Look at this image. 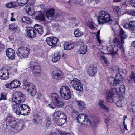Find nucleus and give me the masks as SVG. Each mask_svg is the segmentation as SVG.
<instances>
[{"label":"nucleus","instance_id":"obj_50","mask_svg":"<svg viewBox=\"0 0 135 135\" xmlns=\"http://www.w3.org/2000/svg\"><path fill=\"white\" fill-rule=\"evenodd\" d=\"M117 27H118V25L117 24H114L111 26L112 29L113 31H115Z\"/></svg>","mask_w":135,"mask_h":135},{"label":"nucleus","instance_id":"obj_60","mask_svg":"<svg viewBox=\"0 0 135 135\" xmlns=\"http://www.w3.org/2000/svg\"><path fill=\"white\" fill-rule=\"evenodd\" d=\"M133 78L131 77V75L130 76V78L128 80V82L129 83H131L133 81Z\"/></svg>","mask_w":135,"mask_h":135},{"label":"nucleus","instance_id":"obj_24","mask_svg":"<svg viewBox=\"0 0 135 135\" xmlns=\"http://www.w3.org/2000/svg\"><path fill=\"white\" fill-rule=\"evenodd\" d=\"M75 46V44L74 43L71 42H66L64 45V47L65 50H70L74 48Z\"/></svg>","mask_w":135,"mask_h":135},{"label":"nucleus","instance_id":"obj_47","mask_svg":"<svg viewBox=\"0 0 135 135\" xmlns=\"http://www.w3.org/2000/svg\"><path fill=\"white\" fill-rule=\"evenodd\" d=\"M6 99V96L5 94L3 93H2L1 95L0 100H5Z\"/></svg>","mask_w":135,"mask_h":135},{"label":"nucleus","instance_id":"obj_3","mask_svg":"<svg viewBox=\"0 0 135 135\" xmlns=\"http://www.w3.org/2000/svg\"><path fill=\"white\" fill-rule=\"evenodd\" d=\"M106 50L108 53L107 54H117V52L120 50L122 52H124L123 47L120 43L119 39L117 38H114L113 40L112 43L109 47L107 46Z\"/></svg>","mask_w":135,"mask_h":135},{"label":"nucleus","instance_id":"obj_36","mask_svg":"<svg viewBox=\"0 0 135 135\" xmlns=\"http://www.w3.org/2000/svg\"><path fill=\"white\" fill-rule=\"evenodd\" d=\"M28 1V0H17L18 5L20 6H22L26 4Z\"/></svg>","mask_w":135,"mask_h":135},{"label":"nucleus","instance_id":"obj_52","mask_svg":"<svg viewBox=\"0 0 135 135\" xmlns=\"http://www.w3.org/2000/svg\"><path fill=\"white\" fill-rule=\"evenodd\" d=\"M123 73L124 74H126L127 73V71L126 70L124 69H120L119 72L120 74V73Z\"/></svg>","mask_w":135,"mask_h":135},{"label":"nucleus","instance_id":"obj_28","mask_svg":"<svg viewBox=\"0 0 135 135\" xmlns=\"http://www.w3.org/2000/svg\"><path fill=\"white\" fill-rule=\"evenodd\" d=\"M37 16H36V18L41 21H43L45 19L44 15L41 12H37Z\"/></svg>","mask_w":135,"mask_h":135},{"label":"nucleus","instance_id":"obj_23","mask_svg":"<svg viewBox=\"0 0 135 135\" xmlns=\"http://www.w3.org/2000/svg\"><path fill=\"white\" fill-rule=\"evenodd\" d=\"M87 46L84 44L81 45L79 50L78 52L80 54H84L87 51Z\"/></svg>","mask_w":135,"mask_h":135},{"label":"nucleus","instance_id":"obj_35","mask_svg":"<svg viewBox=\"0 0 135 135\" xmlns=\"http://www.w3.org/2000/svg\"><path fill=\"white\" fill-rule=\"evenodd\" d=\"M17 24L16 23H14L9 25V28L12 30H15L17 29Z\"/></svg>","mask_w":135,"mask_h":135},{"label":"nucleus","instance_id":"obj_15","mask_svg":"<svg viewBox=\"0 0 135 135\" xmlns=\"http://www.w3.org/2000/svg\"><path fill=\"white\" fill-rule=\"evenodd\" d=\"M127 37V35L126 34L125 32L122 29H121L119 32V36H115L114 38H117L119 39L120 41V43L122 45L124 42V40Z\"/></svg>","mask_w":135,"mask_h":135},{"label":"nucleus","instance_id":"obj_63","mask_svg":"<svg viewBox=\"0 0 135 135\" xmlns=\"http://www.w3.org/2000/svg\"><path fill=\"white\" fill-rule=\"evenodd\" d=\"M100 58L102 60H104L106 59L105 56H104L103 55L101 56L100 57Z\"/></svg>","mask_w":135,"mask_h":135},{"label":"nucleus","instance_id":"obj_44","mask_svg":"<svg viewBox=\"0 0 135 135\" xmlns=\"http://www.w3.org/2000/svg\"><path fill=\"white\" fill-rule=\"evenodd\" d=\"M26 12L30 16L33 15L34 13V12L31 9V8L30 7H29L28 8V11H26Z\"/></svg>","mask_w":135,"mask_h":135},{"label":"nucleus","instance_id":"obj_51","mask_svg":"<svg viewBox=\"0 0 135 135\" xmlns=\"http://www.w3.org/2000/svg\"><path fill=\"white\" fill-rule=\"evenodd\" d=\"M12 84L11 82L5 85V86L8 88H13L12 86Z\"/></svg>","mask_w":135,"mask_h":135},{"label":"nucleus","instance_id":"obj_55","mask_svg":"<svg viewBox=\"0 0 135 135\" xmlns=\"http://www.w3.org/2000/svg\"><path fill=\"white\" fill-rule=\"evenodd\" d=\"M130 2L131 6L135 7V0H131Z\"/></svg>","mask_w":135,"mask_h":135},{"label":"nucleus","instance_id":"obj_7","mask_svg":"<svg viewBox=\"0 0 135 135\" xmlns=\"http://www.w3.org/2000/svg\"><path fill=\"white\" fill-rule=\"evenodd\" d=\"M60 94L61 97L65 100L71 98V94L69 88L67 86H62L60 90Z\"/></svg>","mask_w":135,"mask_h":135},{"label":"nucleus","instance_id":"obj_10","mask_svg":"<svg viewBox=\"0 0 135 135\" xmlns=\"http://www.w3.org/2000/svg\"><path fill=\"white\" fill-rule=\"evenodd\" d=\"M110 79V80H112L110 83L111 85L114 86L120 83L123 79L121 74L119 73H117L114 78H111Z\"/></svg>","mask_w":135,"mask_h":135},{"label":"nucleus","instance_id":"obj_12","mask_svg":"<svg viewBox=\"0 0 135 135\" xmlns=\"http://www.w3.org/2000/svg\"><path fill=\"white\" fill-rule=\"evenodd\" d=\"M123 27L125 28L128 29L131 32L135 33V21H130L128 23L125 24Z\"/></svg>","mask_w":135,"mask_h":135},{"label":"nucleus","instance_id":"obj_20","mask_svg":"<svg viewBox=\"0 0 135 135\" xmlns=\"http://www.w3.org/2000/svg\"><path fill=\"white\" fill-rule=\"evenodd\" d=\"M55 11V9L53 8H50L47 11L46 13V18L48 20H51L52 17L54 16Z\"/></svg>","mask_w":135,"mask_h":135},{"label":"nucleus","instance_id":"obj_30","mask_svg":"<svg viewBox=\"0 0 135 135\" xmlns=\"http://www.w3.org/2000/svg\"><path fill=\"white\" fill-rule=\"evenodd\" d=\"M60 55L59 52L55 54L52 58V61L54 62L58 61L60 59Z\"/></svg>","mask_w":135,"mask_h":135},{"label":"nucleus","instance_id":"obj_27","mask_svg":"<svg viewBox=\"0 0 135 135\" xmlns=\"http://www.w3.org/2000/svg\"><path fill=\"white\" fill-rule=\"evenodd\" d=\"M55 118H62L64 117H66V115L61 111L59 110L55 112L54 113Z\"/></svg>","mask_w":135,"mask_h":135},{"label":"nucleus","instance_id":"obj_19","mask_svg":"<svg viewBox=\"0 0 135 135\" xmlns=\"http://www.w3.org/2000/svg\"><path fill=\"white\" fill-rule=\"evenodd\" d=\"M63 73L62 71L59 70H55L52 72V76L54 79H60L62 77Z\"/></svg>","mask_w":135,"mask_h":135},{"label":"nucleus","instance_id":"obj_58","mask_svg":"<svg viewBox=\"0 0 135 135\" xmlns=\"http://www.w3.org/2000/svg\"><path fill=\"white\" fill-rule=\"evenodd\" d=\"M41 94L40 92H38L37 94V98L38 99H40L41 97Z\"/></svg>","mask_w":135,"mask_h":135},{"label":"nucleus","instance_id":"obj_32","mask_svg":"<svg viewBox=\"0 0 135 135\" xmlns=\"http://www.w3.org/2000/svg\"><path fill=\"white\" fill-rule=\"evenodd\" d=\"M12 86L13 88H15L19 87L20 85V81L16 80H14L11 81Z\"/></svg>","mask_w":135,"mask_h":135},{"label":"nucleus","instance_id":"obj_43","mask_svg":"<svg viewBox=\"0 0 135 135\" xmlns=\"http://www.w3.org/2000/svg\"><path fill=\"white\" fill-rule=\"evenodd\" d=\"M120 8L119 7L114 6L113 7V9L115 13H118L119 10Z\"/></svg>","mask_w":135,"mask_h":135},{"label":"nucleus","instance_id":"obj_41","mask_svg":"<svg viewBox=\"0 0 135 135\" xmlns=\"http://www.w3.org/2000/svg\"><path fill=\"white\" fill-rule=\"evenodd\" d=\"M119 92L121 93H123L125 92V88L124 85H121L119 89Z\"/></svg>","mask_w":135,"mask_h":135},{"label":"nucleus","instance_id":"obj_34","mask_svg":"<svg viewBox=\"0 0 135 135\" xmlns=\"http://www.w3.org/2000/svg\"><path fill=\"white\" fill-rule=\"evenodd\" d=\"M35 117V118L33 120V122L34 123L37 124L40 123H41V117L38 115H36Z\"/></svg>","mask_w":135,"mask_h":135},{"label":"nucleus","instance_id":"obj_4","mask_svg":"<svg viewBox=\"0 0 135 135\" xmlns=\"http://www.w3.org/2000/svg\"><path fill=\"white\" fill-rule=\"evenodd\" d=\"M50 97L52 102L48 105L49 107L54 109L57 107H61L64 105V102L63 99L60 98L57 93H51Z\"/></svg>","mask_w":135,"mask_h":135},{"label":"nucleus","instance_id":"obj_1","mask_svg":"<svg viewBox=\"0 0 135 135\" xmlns=\"http://www.w3.org/2000/svg\"><path fill=\"white\" fill-rule=\"evenodd\" d=\"M12 100L16 104L12 105V109H16L14 112L16 114L26 115L30 113V109L29 106L22 104L26 100L25 96L24 94L20 91L16 92L12 97Z\"/></svg>","mask_w":135,"mask_h":135},{"label":"nucleus","instance_id":"obj_11","mask_svg":"<svg viewBox=\"0 0 135 135\" xmlns=\"http://www.w3.org/2000/svg\"><path fill=\"white\" fill-rule=\"evenodd\" d=\"M32 67H33L32 71L34 75L39 76L40 75L41 68L40 66L37 65V64L34 62H31Z\"/></svg>","mask_w":135,"mask_h":135},{"label":"nucleus","instance_id":"obj_39","mask_svg":"<svg viewBox=\"0 0 135 135\" xmlns=\"http://www.w3.org/2000/svg\"><path fill=\"white\" fill-rule=\"evenodd\" d=\"M76 103L80 108H83L85 105L84 102L82 101H78L76 102Z\"/></svg>","mask_w":135,"mask_h":135},{"label":"nucleus","instance_id":"obj_25","mask_svg":"<svg viewBox=\"0 0 135 135\" xmlns=\"http://www.w3.org/2000/svg\"><path fill=\"white\" fill-rule=\"evenodd\" d=\"M34 28L38 33L40 35H42L44 32L43 28L42 26L40 25L36 24L34 26Z\"/></svg>","mask_w":135,"mask_h":135},{"label":"nucleus","instance_id":"obj_46","mask_svg":"<svg viewBox=\"0 0 135 135\" xmlns=\"http://www.w3.org/2000/svg\"><path fill=\"white\" fill-rule=\"evenodd\" d=\"M100 33V30H99L97 32L96 36V38H97V40L99 44H100L101 42V40H100L99 39V35Z\"/></svg>","mask_w":135,"mask_h":135},{"label":"nucleus","instance_id":"obj_14","mask_svg":"<svg viewBox=\"0 0 135 135\" xmlns=\"http://www.w3.org/2000/svg\"><path fill=\"white\" fill-rule=\"evenodd\" d=\"M26 89L28 93L31 96H35L36 93V87L32 84H30L28 87L25 88Z\"/></svg>","mask_w":135,"mask_h":135},{"label":"nucleus","instance_id":"obj_17","mask_svg":"<svg viewBox=\"0 0 135 135\" xmlns=\"http://www.w3.org/2000/svg\"><path fill=\"white\" fill-rule=\"evenodd\" d=\"M6 54L10 59L13 60L15 57V53L13 49L11 48L7 49L6 52Z\"/></svg>","mask_w":135,"mask_h":135},{"label":"nucleus","instance_id":"obj_53","mask_svg":"<svg viewBox=\"0 0 135 135\" xmlns=\"http://www.w3.org/2000/svg\"><path fill=\"white\" fill-rule=\"evenodd\" d=\"M131 105L133 107H135V98H133L131 99Z\"/></svg>","mask_w":135,"mask_h":135},{"label":"nucleus","instance_id":"obj_54","mask_svg":"<svg viewBox=\"0 0 135 135\" xmlns=\"http://www.w3.org/2000/svg\"><path fill=\"white\" fill-rule=\"evenodd\" d=\"M4 46L3 44L0 43V52L3 51L4 47Z\"/></svg>","mask_w":135,"mask_h":135},{"label":"nucleus","instance_id":"obj_42","mask_svg":"<svg viewBox=\"0 0 135 135\" xmlns=\"http://www.w3.org/2000/svg\"><path fill=\"white\" fill-rule=\"evenodd\" d=\"M23 87L25 89L29 86L30 84H31L27 82V80L25 79H24L23 80Z\"/></svg>","mask_w":135,"mask_h":135},{"label":"nucleus","instance_id":"obj_45","mask_svg":"<svg viewBox=\"0 0 135 135\" xmlns=\"http://www.w3.org/2000/svg\"><path fill=\"white\" fill-rule=\"evenodd\" d=\"M112 69L114 72L117 73L118 72H119L120 69L117 66H113L112 68Z\"/></svg>","mask_w":135,"mask_h":135},{"label":"nucleus","instance_id":"obj_13","mask_svg":"<svg viewBox=\"0 0 135 135\" xmlns=\"http://www.w3.org/2000/svg\"><path fill=\"white\" fill-rule=\"evenodd\" d=\"M58 41V39L55 37H49L46 39V41L48 44L50 46H54L55 47L56 46V44Z\"/></svg>","mask_w":135,"mask_h":135},{"label":"nucleus","instance_id":"obj_5","mask_svg":"<svg viewBox=\"0 0 135 135\" xmlns=\"http://www.w3.org/2000/svg\"><path fill=\"white\" fill-rule=\"evenodd\" d=\"M99 16L98 18V21L99 24L107 23L112 24L114 21L111 18L110 15L105 11H101L99 13Z\"/></svg>","mask_w":135,"mask_h":135},{"label":"nucleus","instance_id":"obj_6","mask_svg":"<svg viewBox=\"0 0 135 135\" xmlns=\"http://www.w3.org/2000/svg\"><path fill=\"white\" fill-rule=\"evenodd\" d=\"M76 120L78 122L83 124L86 126L91 125L95 126L97 123V120L95 119L89 120L86 115L81 114L79 115L76 117Z\"/></svg>","mask_w":135,"mask_h":135},{"label":"nucleus","instance_id":"obj_33","mask_svg":"<svg viewBox=\"0 0 135 135\" xmlns=\"http://www.w3.org/2000/svg\"><path fill=\"white\" fill-rule=\"evenodd\" d=\"M113 97V95L109 94V93H106L105 98L108 102L110 103H112L113 102V100L112 98Z\"/></svg>","mask_w":135,"mask_h":135},{"label":"nucleus","instance_id":"obj_29","mask_svg":"<svg viewBox=\"0 0 135 135\" xmlns=\"http://www.w3.org/2000/svg\"><path fill=\"white\" fill-rule=\"evenodd\" d=\"M18 3L15 2H11L8 3L6 4V6L7 8H14L18 6Z\"/></svg>","mask_w":135,"mask_h":135},{"label":"nucleus","instance_id":"obj_16","mask_svg":"<svg viewBox=\"0 0 135 135\" xmlns=\"http://www.w3.org/2000/svg\"><path fill=\"white\" fill-rule=\"evenodd\" d=\"M27 34L29 38H33L36 36V33L35 29L31 27H28L27 28Z\"/></svg>","mask_w":135,"mask_h":135},{"label":"nucleus","instance_id":"obj_37","mask_svg":"<svg viewBox=\"0 0 135 135\" xmlns=\"http://www.w3.org/2000/svg\"><path fill=\"white\" fill-rule=\"evenodd\" d=\"M74 34L75 36L77 37L81 36L83 34V33L80 31L79 29H77L75 31Z\"/></svg>","mask_w":135,"mask_h":135},{"label":"nucleus","instance_id":"obj_61","mask_svg":"<svg viewBox=\"0 0 135 135\" xmlns=\"http://www.w3.org/2000/svg\"><path fill=\"white\" fill-rule=\"evenodd\" d=\"M7 18H5L3 20V22L4 24H5L7 22Z\"/></svg>","mask_w":135,"mask_h":135},{"label":"nucleus","instance_id":"obj_49","mask_svg":"<svg viewBox=\"0 0 135 135\" xmlns=\"http://www.w3.org/2000/svg\"><path fill=\"white\" fill-rule=\"evenodd\" d=\"M46 126L48 127L51 124V123L50 120L47 119L45 121Z\"/></svg>","mask_w":135,"mask_h":135},{"label":"nucleus","instance_id":"obj_22","mask_svg":"<svg viewBox=\"0 0 135 135\" xmlns=\"http://www.w3.org/2000/svg\"><path fill=\"white\" fill-rule=\"evenodd\" d=\"M97 71V68L95 67H89L88 70L87 72L89 75L93 76Z\"/></svg>","mask_w":135,"mask_h":135},{"label":"nucleus","instance_id":"obj_64","mask_svg":"<svg viewBox=\"0 0 135 135\" xmlns=\"http://www.w3.org/2000/svg\"><path fill=\"white\" fill-rule=\"evenodd\" d=\"M67 57V55H66L65 54L63 53L62 54V57H63V58H66Z\"/></svg>","mask_w":135,"mask_h":135},{"label":"nucleus","instance_id":"obj_57","mask_svg":"<svg viewBox=\"0 0 135 135\" xmlns=\"http://www.w3.org/2000/svg\"><path fill=\"white\" fill-rule=\"evenodd\" d=\"M122 100H119V101H118L117 103H116V104L117 105V106L118 107H122V105H119V103H122Z\"/></svg>","mask_w":135,"mask_h":135},{"label":"nucleus","instance_id":"obj_9","mask_svg":"<svg viewBox=\"0 0 135 135\" xmlns=\"http://www.w3.org/2000/svg\"><path fill=\"white\" fill-rule=\"evenodd\" d=\"M70 85L76 90L81 92L83 91V85L80 81L77 78H74L70 82Z\"/></svg>","mask_w":135,"mask_h":135},{"label":"nucleus","instance_id":"obj_8","mask_svg":"<svg viewBox=\"0 0 135 135\" xmlns=\"http://www.w3.org/2000/svg\"><path fill=\"white\" fill-rule=\"evenodd\" d=\"M30 52V50L27 47L21 46L18 49L16 54L20 58H27L28 57Z\"/></svg>","mask_w":135,"mask_h":135},{"label":"nucleus","instance_id":"obj_40","mask_svg":"<svg viewBox=\"0 0 135 135\" xmlns=\"http://www.w3.org/2000/svg\"><path fill=\"white\" fill-rule=\"evenodd\" d=\"M112 121L111 120L110 118V115L108 114L107 117L106 118L105 120V122L106 124H108L112 122Z\"/></svg>","mask_w":135,"mask_h":135},{"label":"nucleus","instance_id":"obj_18","mask_svg":"<svg viewBox=\"0 0 135 135\" xmlns=\"http://www.w3.org/2000/svg\"><path fill=\"white\" fill-rule=\"evenodd\" d=\"M4 68L0 69V79L6 80L9 78V73L7 70H4Z\"/></svg>","mask_w":135,"mask_h":135},{"label":"nucleus","instance_id":"obj_2","mask_svg":"<svg viewBox=\"0 0 135 135\" xmlns=\"http://www.w3.org/2000/svg\"><path fill=\"white\" fill-rule=\"evenodd\" d=\"M4 118V121L3 122V124L6 127H9L17 131H19L25 126L23 122H17L14 117L11 114L8 113L5 115Z\"/></svg>","mask_w":135,"mask_h":135},{"label":"nucleus","instance_id":"obj_48","mask_svg":"<svg viewBox=\"0 0 135 135\" xmlns=\"http://www.w3.org/2000/svg\"><path fill=\"white\" fill-rule=\"evenodd\" d=\"M60 134L61 135H71L70 134L65 132V131H61L60 132Z\"/></svg>","mask_w":135,"mask_h":135},{"label":"nucleus","instance_id":"obj_38","mask_svg":"<svg viewBox=\"0 0 135 135\" xmlns=\"http://www.w3.org/2000/svg\"><path fill=\"white\" fill-rule=\"evenodd\" d=\"M22 21L27 23H29L32 20L29 18L27 17H25L22 18Z\"/></svg>","mask_w":135,"mask_h":135},{"label":"nucleus","instance_id":"obj_31","mask_svg":"<svg viewBox=\"0 0 135 135\" xmlns=\"http://www.w3.org/2000/svg\"><path fill=\"white\" fill-rule=\"evenodd\" d=\"M106 93H109L113 95V96H114V95L117 94L118 92L117 88H111L109 90L107 91Z\"/></svg>","mask_w":135,"mask_h":135},{"label":"nucleus","instance_id":"obj_59","mask_svg":"<svg viewBox=\"0 0 135 135\" xmlns=\"http://www.w3.org/2000/svg\"><path fill=\"white\" fill-rule=\"evenodd\" d=\"M104 62L105 64L107 66H109V62L107 60V59H105L104 61Z\"/></svg>","mask_w":135,"mask_h":135},{"label":"nucleus","instance_id":"obj_26","mask_svg":"<svg viewBox=\"0 0 135 135\" xmlns=\"http://www.w3.org/2000/svg\"><path fill=\"white\" fill-rule=\"evenodd\" d=\"M104 102L103 100H100L99 102L98 105L101 108L105 109L107 112H108L109 111V108L104 105Z\"/></svg>","mask_w":135,"mask_h":135},{"label":"nucleus","instance_id":"obj_21","mask_svg":"<svg viewBox=\"0 0 135 135\" xmlns=\"http://www.w3.org/2000/svg\"><path fill=\"white\" fill-rule=\"evenodd\" d=\"M55 123L58 125L61 126L65 122H67V117H64L62 118H55Z\"/></svg>","mask_w":135,"mask_h":135},{"label":"nucleus","instance_id":"obj_62","mask_svg":"<svg viewBox=\"0 0 135 135\" xmlns=\"http://www.w3.org/2000/svg\"><path fill=\"white\" fill-rule=\"evenodd\" d=\"M130 14L132 16H135V11L134 10L131 11L130 12Z\"/></svg>","mask_w":135,"mask_h":135},{"label":"nucleus","instance_id":"obj_56","mask_svg":"<svg viewBox=\"0 0 135 135\" xmlns=\"http://www.w3.org/2000/svg\"><path fill=\"white\" fill-rule=\"evenodd\" d=\"M131 77L133 78V81L135 82V73L133 72H132L131 73Z\"/></svg>","mask_w":135,"mask_h":135}]
</instances>
